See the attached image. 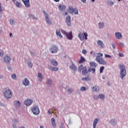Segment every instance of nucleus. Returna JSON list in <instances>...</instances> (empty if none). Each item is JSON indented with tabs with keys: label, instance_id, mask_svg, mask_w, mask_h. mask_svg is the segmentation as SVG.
<instances>
[{
	"label": "nucleus",
	"instance_id": "nucleus-23",
	"mask_svg": "<svg viewBox=\"0 0 128 128\" xmlns=\"http://www.w3.org/2000/svg\"><path fill=\"white\" fill-rule=\"evenodd\" d=\"M14 104H15L16 108H20V106H22V104H20V101L15 102Z\"/></svg>",
	"mask_w": 128,
	"mask_h": 128
},
{
	"label": "nucleus",
	"instance_id": "nucleus-16",
	"mask_svg": "<svg viewBox=\"0 0 128 128\" xmlns=\"http://www.w3.org/2000/svg\"><path fill=\"white\" fill-rule=\"evenodd\" d=\"M86 74H88V69L86 68V67H84L82 70V74L86 76Z\"/></svg>",
	"mask_w": 128,
	"mask_h": 128
},
{
	"label": "nucleus",
	"instance_id": "nucleus-36",
	"mask_svg": "<svg viewBox=\"0 0 128 128\" xmlns=\"http://www.w3.org/2000/svg\"><path fill=\"white\" fill-rule=\"evenodd\" d=\"M47 84H48V86H50V84H52V81L50 79H48L47 81L46 82Z\"/></svg>",
	"mask_w": 128,
	"mask_h": 128
},
{
	"label": "nucleus",
	"instance_id": "nucleus-11",
	"mask_svg": "<svg viewBox=\"0 0 128 128\" xmlns=\"http://www.w3.org/2000/svg\"><path fill=\"white\" fill-rule=\"evenodd\" d=\"M66 23L68 26H72V22L70 21V16H68L66 17Z\"/></svg>",
	"mask_w": 128,
	"mask_h": 128
},
{
	"label": "nucleus",
	"instance_id": "nucleus-7",
	"mask_svg": "<svg viewBox=\"0 0 128 128\" xmlns=\"http://www.w3.org/2000/svg\"><path fill=\"white\" fill-rule=\"evenodd\" d=\"M68 12L70 14H78V10L76 8H73L72 7L69 8Z\"/></svg>",
	"mask_w": 128,
	"mask_h": 128
},
{
	"label": "nucleus",
	"instance_id": "nucleus-33",
	"mask_svg": "<svg viewBox=\"0 0 128 128\" xmlns=\"http://www.w3.org/2000/svg\"><path fill=\"white\" fill-rule=\"evenodd\" d=\"M59 9L60 10H64L66 8V6H63L62 5L59 6Z\"/></svg>",
	"mask_w": 128,
	"mask_h": 128
},
{
	"label": "nucleus",
	"instance_id": "nucleus-5",
	"mask_svg": "<svg viewBox=\"0 0 128 128\" xmlns=\"http://www.w3.org/2000/svg\"><path fill=\"white\" fill-rule=\"evenodd\" d=\"M62 32L64 34H66V37L67 38H68V40H72V32H70L69 34H68V33H66V31L62 30Z\"/></svg>",
	"mask_w": 128,
	"mask_h": 128
},
{
	"label": "nucleus",
	"instance_id": "nucleus-28",
	"mask_svg": "<svg viewBox=\"0 0 128 128\" xmlns=\"http://www.w3.org/2000/svg\"><path fill=\"white\" fill-rule=\"evenodd\" d=\"M82 80H84V82H90V77L87 76L86 78H82Z\"/></svg>",
	"mask_w": 128,
	"mask_h": 128
},
{
	"label": "nucleus",
	"instance_id": "nucleus-26",
	"mask_svg": "<svg viewBox=\"0 0 128 128\" xmlns=\"http://www.w3.org/2000/svg\"><path fill=\"white\" fill-rule=\"evenodd\" d=\"M56 36H59L60 38H62V34H60V30H56Z\"/></svg>",
	"mask_w": 128,
	"mask_h": 128
},
{
	"label": "nucleus",
	"instance_id": "nucleus-64",
	"mask_svg": "<svg viewBox=\"0 0 128 128\" xmlns=\"http://www.w3.org/2000/svg\"><path fill=\"white\" fill-rule=\"evenodd\" d=\"M12 0V2H16V0Z\"/></svg>",
	"mask_w": 128,
	"mask_h": 128
},
{
	"label": "nucleus",
	"instance_id": "nucleus-60",
	"mask_svg": "<svg viewBox=\"0 0 128 128\" xmlns=\"http://www.w3.org/2000/svg\"><path fill=\"white\" fill-rule=\"evenodd\" d=\"M65 16H68V12H65Z\"/></svg>",
	"mask_w": 128,
	"mask_h": 128
},
{
	"label": "nucleus",
	"instance_id": "nucleus-43",
	"mask_svg": "<svg viewBox=\"0 0 128 128\" xmlns=\"http://www.w3.org/2000/svg\"><path fill=\"white\" fill-rule=\"evenodd\" d=\"M80 90L83 92L84 90H86V87L84 86H82L80 88Z\"/></svg>",
	"mask_w": 128,
	"mask_h": 128
},
{
	"label": "nucleus",
	"instance_id": "nucleus-47",
	"mask_svg": "<svg viewBox=\"0 0 128 128\" xmlns=\"http://www.w3.org/2000/svg\"><path fill=\"white\" fill-rule=\"evenodd\" d=\"M82 54H86V52H87V51L86 50H82Z\"/></svg>",
	"mask_w": 128,
	"mask_h": 128
},
{
	"label": "nucleus",
	"instance_id": "nucleus-44",
	"mask_svg": "<svg viewBox=\"0 0 128 128\" xmlns=\"http://www.w3.org/2000/svg\"><path fill=\"white\" fill-rule=\"evenodd\" d=\"M4 56V52L0 50V56Z\"/></svg>",
	"mask_w": 128,
	"mask_h": 128
},
{
	"label": "nucleus",
	"instance_id": "nucleus-32",
	"mask_svg": "<svg viewBox=\"0 0 128 128\" xmlns=\"http://www.w3.org/2000/svg\"><path fill=\"white\" fill-rule=\"evenodd\" d=\"M111 124H112V126H114V124H116V121L115 120H112L110 122Z\"/></svg>",
	"mask_w": 128,
	"mask_h": 128
},
{
	"label": "nucleus",
	"instance_id": "nucleus-38",
	"mask_svg": "<svg viewBox=\"0 0 128 128\" xmlns=\"http://www.w3.org/2000/svg\"><path fill=\"white\" fill-rule=\"evenodd\" d=\"M104 70V66H102L100 68V73L101 74V72H102V70Z\"/></svg>",
	"mask_w": 128,
	"mask_h": 128
},
{
	"label": "nucleus",
	"instance_id": "nucleus-15",
	"mask_svg": "<svg viewBox=\"0 0 128 128\" xmlns=\"http://www.w3.org/2000/svg\"><path fill=\"white\" fill-rule=\"evenodd\" d=\"M51 122L54 128H56V119H54V118L51 119Z\"/></svg>",
	"mask_w": 128,
	"mask_h": 128
},
{
	"label": "nucleus",
	"instance_id": "nucleus-20",
	"mask_svg": "<svg viewBox=\"0 0 128 128\" xmlns=\"http://www.w3.org/2000/svg\"><path fill=\"white\" fill-rule=\"evenodd\" d=\"M98 118H96L93 122L94 128H96V124H98Z\"/></svg>",
	"mask_w": 128,
	"mask_h": 128
},
{
	"label": "nucleus",
	"instance_id": "nucleus-42",
	"mask_svg": "<svg viewBox=\"0 0 128 128\" xmlns=\"http://www.w3.org/2000/svg\"><path fill=\"white\" fill-rule=\"evenodd\" d=\"M28 66L29 68H32V62H28Z\"/></svg>",
	"mask_w": 128,
	"mask_h": 128
},
{
	"label": "nucleus",
	"instance_id": "nucleus-45",
	"mask_svg": "<svg viewBox=\"0 0 128 128\" xmlns=\"http://www.w3.org/2000/svg\"><path fill=\"white\" fill-rule=\"evenodd\" d=\"M105 58H111L112 56L108 54H105Z\"/></svg>",
	"mask_w": 128,
	"mask_h": 128
},
{
	"label": "nucleus",
	"instance_id": "nucleus-49",
	"mask_svg": "<svg viewBox=\"0 0 128 128\" xmlns=\"http://www.w3.org/2000/svg\"><path fill=\"white\" fill-rule=\"evenodd\" d=\"M119 46L121 47H123L124 46V44L122 43H119Z\"/></svg>",
	"mask_w": 128,
	"mask_h": 128
},
{
	"label": "nucleus",
	"instance_id": "nucleus-17",
	"mask_svg": "<svg viewBox=\"0 0 128 128\" xmlns=\"http://www.w3.org/2000/svg\"><path fill=\"white\" fill-rule=\"evenodd\" d=\"M97 44L98 46H100V48H104V43L100 40H98Z\"/></svg>",
	"mask_w": 128,
	"mask_h": 128
},
{
	"label": "nucleus",
	"instance_id": "nucleus-30",
	"mask_svg": "<svg viewBox=\"0 0 128 128\" xmlns=\"http://www.w3.org/2000/svg\"><path fill=\"white\" fill-rule=\"evenodd\" d=\"M83 68L84 66L80 65L78 68V72H82V71Z\"/></svg>",
	"mask_w": 128,
	"mask_h": 128
},
{
	"label": "nucleus",
	"instance_id": "nucleus-24",
	"mask_svg": "<svg viewBox=\"0 0 128 128\" xmlns=\"http://www.w3.org/2000/svg\"><path fill=\"white\" fill-rule=\"evenodd\" d=\"M90 66H92V68H96L98 64L96 63L95 62H90Z\"/></svg>",
	"mask_w": 128,
	"mask_h": 128
},
{
	"label": "nucleus",
	"instance_id": "nucleus-58",
	"mask_svg": "<svg viewBox=\"0 0 128 128\" xmlns=\"http://www.w3.org/2000/svg\"><path fill=\"white\" fill-rule=\"evenodd\" d=\"M56 112V110L52 111V113H53V114H56V112Z\"/></svg>",
	"mask_w": 128,
	"mask_h": 128
},
{
	"label": "nucleus",
	"instance_id": "nucleus-4",
	"mask_svg": "<svg viewBox=\"0 0 128 128\" xmlns=\"http://www.w3.org/2000/svg\"><path fill=\"white\" fill-rule=\"evenodd\" d=\"M4 96L6 98H10L12 96V92L10 90H6L4 92Z\"/></svg>",
	"mask_w": 128,
	"mask_h": 128
},
{
	"label": "nucleus",
	"instance_id": "nucleus-40",
	"mask_svg": "<svg viewBox=\"0 0 128 128\" xmlns=\"http://www.w3.org/2000/svg\"><path fill=\"white\" fill-rule=\"evenodd\" d=\"M18 120L16 119H14L13 120V123L14 124H18Z\"/></svg>",
	"mask_w": 128,
	"mask_h": 128
},
{
	"label": "nucleus",
	"instance_id": "nucleus-1",
	"mask_svg": "<svg viewBox=\"0 0 128 128\" xmlns=\"http://www.w3.org/2000/svg\"><path fill=\"white\" fill-rule=\"evenodd\" d=\"M104 54L100 52L97 53V56H96V60L100 64H103L104 66H106L108 64V62L105 61L104 59L102 58Z\"/></svg>",
	"mask_w": 128,
	"mask_h": 128
},
{
	"label": "nucleus",
	"instance_id": "nucleus-54",
	"mask_svg": "<svg viewBox=\"0 0 128 128\" xmlns=\"http://www.w3.org/2000/svg\"><path fill=\"white\" fill-rule=\"evenodd\" d=\"M8 70H12V67H10V66H8Z\"/></svg>",
	"mask_w": 128,
	"mask_h": 128
},
{
	"label": "nucleus",
	"instance_id": "nucleus-62",
	"mask_svg": "<svg viewBox=\"0 0 128 128\" xmlns=\"http://www.w3.org/2000/svg\"><path fill=\"white\" fill-rule=\"evenodd\" d=\"M94 0H92V2H94Z\"/></svg>",
	"mask_w": 128,
	"mask_h": 128
},
{
	"label": "nucleus",
	"instance_id": "nucleus-37",
	"mask_svg": "<svg viewBox=\"0 0 128 128\" xmlns=\"http://www.w3.org/2000/svg\"><path fill=\"white\" fill-rule=\"evenodd\" d=\"M52 72H57V70H58V68L57 67H53L52 68Z\"/></svg>",
	"mask_w": 128,
	"mask_h": 128
},
{
	"label": "nucleus",
	"instance_id": "nucleus-46",
	"mask_svg": "<svg viewBox=\"0 0 128 128\" xmlns=\"http://www.w3.org/2000/svg\"><path fill=\"white\" fill-rule=\"evenodd\" d=\"M68 92L69 94H72V90L70 88L68 90Z\"/></svg>",
	"mask_w": 128,
	"mask_h": 128
},
{
	"label": "nucleus",
	"instance_id": "nucleus-63",
	"mask_svg": "<svg viewBox=\"0 0 128 128\" xmlns=\"http://www.w3.org/2000/svg\"><path fill=\"white\" fill-rule=\"evenodd\" d=\"M0 106H4V104H0Z\"/></svg>",
	"mask_w": 128,
	"mask_h": 128
},
{
	"label": "nucleus",
	"instance_id": "nucleus-53",
	"mask_svg": "<svg viewBox=\"0 0 128 128\" xmlns=\"http://www.w3.org/2000/svg\"><path fill=\"white\" fill-rule=\"evenodd\" d=\"M12 127H13L14 128H18V127L16 126V124H14L12 125Z\"/></svg>",
	"mask_w": 128,
	"mask_h": 128
},
{
	"label": "nucleus",
	"instance_id": "nucleus-19",
	"mask_svg": "<svg viewBox=\"0 0 128 128\" xmlns=\"http://www.w3.org/2000/svg\"><path fill=\"white\" fill-rule=\"evenodd\" d=\"M23 84H24V86H28V84H30V81H28V78H26L23 81Z\"/></svg>",
	"mask_w": 128,
	"mask_h": 128
},
{
	"label": "nucleus",
	"instance_id": "nucleus-29",
	"mask_svg": "<svg viewBox=\"0 0 128 128\" xmlns=\"http://www.w3.org/2000/svg\"><path fill=\"white\" fill-rule=\"evenodd\" d=\"M92 72V74H94V72H96V68H89L88 70V72Z\"/></svg>",
	"mask_w": 128,
	"mask_h": 128
},
{
	"label": "nucleus",
	"instance_id": "nucleus-57",
	"mask_svg": "<svg viewBox=\"0 0 128 128\" xmlns=\"http://www.w3.org/2000/svg\"><path fill=\"white\" fill-rule=\"evenodd\" d=\"M56 2H60V0H54Z\"/></svg>",
	"mask_w": 128,
	"mask_h": 128
},
{
	"label": "nucleus",
	"instance_id": "nucleus-55",
	"mask_svg": "<svg viewBox=\"0 0 128 128\" xmlns=\"http://www.w3.org/2000/svg\"><path fill=\"white\" fill-rule=\"evenodd\" d=\"M48 114H52V113L50 112V110H48Z\"/></svg>",
	"mask_w": 128,
	"mask_h": 128
},
{
	"label": "nucleus",
	"instance_id": "nucleus-25",
	"mask_svg": "<svg viewBox=\"0 0 128 128\" xmlns=\"http://www.w3.org/2000/svg\"><path fill=\"white\" fill-rule=\"evenodd\" d=\"M99 90H100L98 89V87L97 86H93L92 88V91L93 92H98Z\"/></svg>",
	"mask_w": 128,
	"mask_h": 128
},
{
	"label": "nucleus",
	"instance_id": "nucleus-22",
	"mask_svg": "<svg viewBox=\"0 0 128 128\" xmlns=\"http://www.w3.org/2000/svg\"><path fill=\"white\" fill-rule=\"evenodd\" d=\"M50 62L54 66H56L58 64V62H56V60H52Z\"/></svg>",
	"mask_w": 128,
	"mask_h": 128
},
{
	"label": "nucleus",
	"instance_id": "nucleus-51",
	"mask_svg": "<svg viewBox=\"0 0 128 128\" xmlns=\"http://www.w3.org/2000/svg\"><path fill=\"white\" fill-rule=\"evenodd\" d=\"M112 46L113 48H116V44H112Z\"/></svg>",
	"mask_w": 128,
	"mask_h": 128
},
{
	"label": "nucleus",
	"instance_id": "nucleus-39",
	"mask_svg": "<svg viewBox=\"0 0 128 128\" xmlns=\"http://www.w3.org/2000/svg\"><path fill=\"white\" fill-rule=\"evenodd\" d=\"M12 78H14V80H16V74H12Z\"/></svg>",
	"mask_w": 128,
	"mask_h": 128
},
{
	"label": "nucleus",
	"instance_id": "nucleus-2",
	"mask_svg": "<svg viewBox=\"0 0 128 128\" xmlns=\"http://www.w3.org/2000/svg\"><path fill=\"white\" fill-rule=\"evenodd\" d=\"M119 68L120 70V75L122 80H124V78L126 76V67L122 64L119 65Z\"/></svg>",
	"mask_w": 128,
	"mask_h": 128
},
{
	"label": "nucleus",
	"instance_id": "nucleus-41",
	"mask_svg": "<svg viewBox=\"0 0 128 128\" xmlns=\"http://www.w3.org/2000/svg\"><path fill=\"white\" fill-rule=\"evenodd\" d=\"M10 24H14V20H10Z\"/></svg>",
	"mask_w": 128,
	"mask_h": 128
},
{
	"label": "nucleus",
	"instance_id": "nucleus-3",
	"mask_svg": "<svg viewBox=\"0 0 128 128\" xmlns=\"http://www.w3.org/2000/svg\"><path fill=\"white\" fill-rule=\"evenodd\" d=\"M78 36L80 40H88V34L84 32H80L78 34Z\"/></svg>",
	"mask_w": 128,
	"mask_h": 128
},
{
	"label": "nucleus",
	"instance_id": "nucleus-48",
	"mask_svg": "<svg viewBox=\"0 0 128 128\" xmlns=\"http://www.w3.org/2000/svg\"><path fill=\"white\" fill-rule=\"evenodd\" d=\"M109 4H110V6H114V2L111 1V2H110Z\"/></svg>",
	"mask_w": 128,
	"mask_h": 128
},
{
	"label": "nucleus",
	"instance_id": "nucleus-27",
	"mask_svg": "<svg viewBox=\"0 0 128 128\" xmlns=\"http://www.w3.org/2000/svg\"><path fill=\"white\" fill-rule=\"evenodd\" d=\"M38 76L39 77L40 82H42V79L44 78V77L42 76V74L41 73H38Z\"/></svg>",
	"mask_w": 128,
	"mask_h": 128
},
{
	"label": "nucleus",
	"instance_id": "nucleus-12",
	"mask_svg": "<svg viewBox=\"0 0 128 128\" xmlns=\"http://www.w3.org/2000/svg\"><path fill=\"white\" fill-rule=\"evenodd\" d=\"M43 14H46V20L47 24H52V21H50V18H48V15H46V11H43Z\"/></svg>",
	"mask_w": 128,
	"mask_h": 128
},
{
	"label": "nucleus",
	"instance_id": "nucleus-10",
	"mask_svg": "<svg viewBox=\"0 0 128 128\" xmlns=\"http://www.w3.org/2000/svg\"><path fill=\"white\" fill-rule=\"evenodd\" d=\"M24 2L26 8H30V0H22Z\"/></svg>",
	"mask_w": 128,
	"mask_h": 128
},
{
	"label": "nucleus",
	"instance_id": "nucleus-56",
	"mask_svg": "<svg viewBox=\"0 0 128 128\" xmlns=\"http://www.w3.org/2000/svg\"><path fill=\"white\" fill-rule=\"evenodd\" d=\"M10 38H12V34L10 33Z\"/></svg>",
	"mask_w": 128,
	"mask_h": 128
},
{
	"label": "nucleus",
	"instance_id": "nucleus-31",
	"mask_svg": "<svg viewBox=\"0 0 128 128\" xmlns=\"http://www.w3.org/2000/svg\"><path fill=\"white\" fill-rule=\"evenodd\" d=\"M16 6L19 8H22V4H20V2H16Z\"/></svg>",
	"mask_w": 128,
	"mask_h": 128
},
{
	"label": "nucleus",
	"instance_id": "nucleus-61",
	"mask_svg": "<svg viewBox=\"0 0 128 128\" xmlns=\"http://www.w3.org/2000/svg\"><path fill=\"white\" fill-rule=\"evenodd\" d=\"M40 128H44V126H40Z\"/></svg>",
	"mask_w": 128,
	"mask_h": 128
},
{
	"label": "nucleus",
	"instance_id": "nucleus-13",
	"mask_svg": "<svg viewBox=\"0 0 128 128\" xmlns=\"http://www.w3.org/2000/svg\"><path fill=\"white\" fill-rule=\"evenodd\" d=\"M24 104H26V106H30L32 104V100H25V102H24Z\"/></svg>",
	"mask_w": 128,
	"mask_h": 128
},
{
	"label": "nucleus",
	"instance_id": "nucleus-14",
	"mask_svg": "<svg viewBox=\"0 0 128 128\" xmlns=\"http://www.w3.org/2000/svg\"><path fill=\"white\" fill-rule=\"evenodd\" d=\"M70 68L74 72H78V70L76 69V66L74 64H72L70 66Z\"/></svg>",
	"mask_w": 128,
	"mask_h": 128
},
{
	"label": "nucleus",
	"instance_id": "nucleus-34",
	"mask_svg": "<svg viewBox=\"0 0 128 128\" xmlns=\"http://www.w3.org/2000/svg\"><path fill=\"white\" fill-rule=\"evenodd\" d=\"M104 95L103 94H100L98 96V98H100L101 100H104Z\"/></svg>",
	"mask_w": 128,
	"mask_h": 128
},
{
	"label": "nucleus",
	"instance_id": "nucleus-52",
	"mask_svg": "<svg viewBox=\"0 0 128 128\" xmlns=\"http://www.w3.org/2000/svg\"><path fill=\"white\" fill-rule=\"evenodd\" d=\"M81 2L84 4H86V0H81Z\"/></svg>",
	"mask_w": 128,
	"mask_h": 128
},
{
	"label": "nucleus",
	"instance_id": "nucleus-50",
	"mask_svg": "<svg viewBox=\"0 0 128 128\" xmlns=\"http://www.w3.org/2000/svg\"><path fill=\"white\" fill-rule=\"evenodd\" d=\"M119 56H120L121 58H122V56H124V54L120 53L119 54Z\"/></svg>",
	"mask_w": 128,
	"mask_h": 128
},
{
	"label": "nucleus",
	"instance_id": "nucleus-9",
	"mask_svg": "<svg viewBox=\"0 0 128 128\" xmlns=\"http://www.w3.org/2000/svg\"><path fill=\"white\" fill-rule=\"evenodd\" d=\"M10 60L11 59L10 56L6 55L4 57V62L6 64H10Z\"/></svg>",
	"mask_w": 128,
	"mask_h": 128
},
{
	"label": "nucleus",
	"instance_id": "nucleus-18",
	"mask_svg": "<svg viewBox=\"0 0 128 128\" xmlns=\"http://www.w3.org/2000/svg\"><path fill=\"white\" fill-rule=\"evenodd\" d=\"M115 36L119 40L122 38V33L120 32H116L115 33Z\"/></svg>",
	"mask_w": 128,
	"mask_h": 128
},
{
	"label": "nucleus",
	"instance_id": "nucleus-6",
	"mask_svg": "<svg viewBox=\"0 0 128 128\" xmlns=\"http://www.w3.org/2000/svg\"><path fill=\"white\" fill-rule=\"evenodd\" d=\"M32 112L34 114H36V116H38V114H40V108L36 106L32 109Z\"/></svg>",
	"mask_w": 128,
	"mask_h": 128
},
{
	"label": "nucleus",
	"instance_id": "nucleus-21",
	"mask_svg": "<svg viewBox=\"0 0 128 128\" xmlns=\"http://www.w3.org/2000/svg\"><path fill=\"white\" fill-rule=\"evenodd\" d=\"M86 62V59L84 58L82 56H80V60H79L78 63L79 64H84Z\"/></svg>",
	"mask_w": 128,
	"mask_h": 128
},
{
	"label": "nucleus",
	"instance_id": "nucleus-59",
	"mask_svg": "<svg viewBox=\"0 0 128 128\" xmlns=\"http://www.w3.org/2000/svg\"><path fill=\"white\" fill-rule=\"evenodd\" d=\"M0 78H2V76L0 75Z\"/></svg>",
	"mask_w": 128,
	"mask_h": 128
},
{
	"label": "nucleus",
	"instance_id": "nucleus-8",
	"mask_svg": "<svg viewBox=\"0 0 128 128\" xmlns=\"http://www.w3.org/2000/svg\"><path fill=\"white\" fill-rule=\"evenodd\" d=\"M50 52L52 54H56L58 52V48L56 46H52L50 48Z\"/></svg>",
	"mask_w": 128,
	"mask_h": 128
},
{
	"label": "nucleus",
	"instance_id": "nucleus-35",
	"mask_svg": "<svg viewBox=\"0 0 128 128\" xmlns=\"http://www.w3.org/2000/svg\"><path fill=\"white\" fill-rule=\"evenodd\" d=\"M104 26V22H100L99 23V28H102Z\"/></svg>",
	"mask_w": 128,
	"mask_h": 128
}]
</instances>
